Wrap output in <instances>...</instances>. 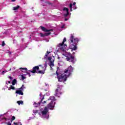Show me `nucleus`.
I'll return each mask as SVG.
<instances>
[{
	"instance_id": "f257e3e1",
	"label": "nucleus",
	"mask_w": 125,
	"mask_h": 125,
	"mask_svg": "<svg viewBox=\"0 0 125 125\" xmlns=\"http://www.w3.org/2000/svg\"><path fill=\"white\" fill-rule=\"evenodd\" d=\"M70 45L69 48L71 49V51L77 50L78 47L77 46L78 42H79V39L77 38H74V35L71 34L70 37Z\"/></svg>"
},
{
	"instance_id": "f03ea898",
	"label": "nucleus",
	"mask_w": 125,
	"mask_h": 125,
	"mask_svg": "<svg viewBox=\"0 0 125 125\" xmlns=\"http://www.w3.org/2000/svg\"><path fill=\"white\" fill-rule=\"evenodd\" d=\"M46 66H47V64L46 63H45V68L43 67H42V69H43V70H40V67H39V66H36L33 68L32 70L29 71V72H30V73H32V74H41L42 75H43V74L45 73V68H46Z\"/></svg>"
},
{
	"instance_id": "7ed1b4c3",
	"label": "nucleus",
	"mask_w": 125,
	"mask_h": 125,
	"mask_svg": "<svg viewBox=\"0 0 125 125\" xmlns=\"http://www.w3.org/2000/svg\"><path fill=\"white\" fill-rule=\"evenodd\" d=\"M56 75L57 76V79L58 80V82H60L61 83H64L67 81V78L69 77L68 76L66 75V74H61L59 75V73L56 72Z\"/></svg>"
},
{
	"instance_id": "20e7f679",
	"label": "nucleus",
	"mask_w": 125,
	"mask_h": 125,
	"mask_svg": "<svg viewBox=\"0 0 125 125\" xmlns=\"http://www.w3.org/2000/svg\"><path fill=\"white\" fill-rule=\"evenodd\" d=\"M67 42V39L64 38L62 43H60L58 45V47H60L62 51H65L66 50V47H67V44H65V42Z\"/></svg>"
},
{
	"instance_id": "39448f33",
	"label": "nucleus",
	"mask_w": 125,
	"mask_h": 125,
	"mask_svg": "<svg viewBox=\"0 0 125 125\" xmlns=\"http://www.w3.org/2000/svg\"><path fill=\"white\" fill-rule=\"evenodd\" d=\"M74 71V68L72 66H70L67 68V69L64 70V74H65L67 76L69 77L72 73H73V71Z\"/></svg>"
},
{
	"instance_id": "423d86ee",
	"label": "nucleus",
	"mask_w": 125,
	"mask_h": 125,
	"mask_svg": "<svg viewBox=\"0 0 125 125\" xmlns=\"http://www.w3.org/2000/svg\"><path fill=\"white\" fill-rule=\"evenodd\" d=\"M66 61H68L69 62H72L73 64H75V57L72 55L71 54H70V57H67L65 59Z\"/></svg>"
},
{
	"instance_id": "0eeeda50",
	"label": "nucleus",
	"mask_w": 125,
	"mask_h": 125,
	"mask_svg": "<svg viewBox=\"0 0 125 125\" xmlns=\"http://www.w3.org/2000/svg\"><path fill=\"white\" fill-rule=\"evenodd\" d=\"M61 94H62V92H61V88H60V86L58 85L57 88L56 89L55 96L60 97V95Z\"/></svg>"
},
{
	"instance_id": "6e6552de",
	"label": "nucleus",
	"mask_w": 125,
	"mask_h": 125,
	"mask_svg": "<svg viewBox=\"0 0 125 125\" xmlns=\"http://www.w3.org/2000/svg\"><path fill=\"white\" fill-rule=\"evenodd\" d=\"M55 106V102H54L53 101H52L49 104H47V108L50 110H53V109H54Z\"/></svg>"
},
{
	"instance_id": "1a4fd4ad",
	"label": "nucleus",
	"mask_w": 125,
	"mask_h": 125,
	"mask_svg": "<svg viewBox=\"0 0 125 125\" xmlns=\"http://www.w3.org/2000/svg\"><path fill=\"white\" fill-rule=\"evenodd\" d=\"M47 113H48V108L47 107L45 106L43 110L42 111L41 114L42 116H45Z\"/></svg>"
},
{
	"instance_id": "9d476101",
	"label": "nucleus",
	"mask_w": 125,
	"mask_h": 125,
	"mask_svg": "<svg viewBox=\"0 0 125 125\" xmlns=\"http://www.w3.org/2000/svg\"><path fill=\"white\" fill-rule=\"evenodd\" d=\"M63 11H65L66 12V14H64V17H68V16H69V14H70L69 13V9L67 7H64L63 8Z\"/></svg>"
},
{
	"instance_id": "9b49d317",
	"label": "nucleus",
	"mask_w": 125,
	"mask_h": 125,
	"mask_svg": "<svg viewBox=\"0 0 125 125\" xmlns=\"http://www.w3.org/2000/svg\"><path fill=\"white\" fill-rule=\"evenodd\" d=\"M40 28H41V29L42 30V31H43V32H53V29H46V28H45V27H43L42 26H41Z\"/></svg>"
},
{
	"instance_id": "f8f14e48",
	"label": "nucleus",
	"mask_w": 125,
	"mask_h": 125,
	"mask_svg": "<svg viewBox=\"0 0 125 125\" xmlns=\"http://www.w3.org/2000/svg\"><path fill=\"white\" fill-rule=\"evenodd\" d=\"M51 32H48L45 34L40 33L41 37H47V36H49V35H51Z\"/></svg>"
},
{
	"instance_id": "ddd939ff",
	"label": "nucleus",
	"mask_w": 125,
	"mask_h": 125,
	"mask_svg": "<svg viewBox=\"0 0 125 125\" xmlns=\"http://www.w3.org/2000/svg\"><path fill=\"white\" fill-rule=\"evenodd\" d=\"M16 93H17V94H19L20 95H23L24 94V93H23V92H22V91L21 90H17L16 91Z\"/></svg>"
},
{
	"instance_id": "4468645a",
	"label": "nucleus",
	"mask_w": 125,
	"mask_h": 125,
	"mask_svg": "<svg viewBox=\"0 0 125 125\" xmlns=\"http://www.w3.org/2000/svg\"><path fill=\"white\" fill-rule=\"evenodd\" d=\"M20 8V6L17 5L16 7H13V10H18Z\"/></svg>"
},
{
	"instance_id": "2eb2a0df",
	"label": "nucleus",
	"mask_w": 125,
	"mask_h": 125,
	"mask_svg": "<svg viewBox=\"0 0 125 125\" xmlns=\"http://www.w3.org/2000/svg\"><path fill=\"white\" fill-rule=\"evenodd\" d=\"M17 81L16 79H14L13 81L12 82V85H15V84L17 83Z\"/></svg>"
},
{
	"instance_id": "dca6fc26",
	"label": "nucleus",
	"mask_w": 125,
	"mask_h": 125,
	"mask_svg": "<svg viewBox=\"0 0 125 125\" xmlns=\"http://www.w3.org/2000/svg\"><path fill=\"white\" fill-rule=\"evenodd\" d=\"M48 100H52L55 101L56 100V99H55V97L54 96L50 97L49 99H48Z\"/></svg>"
},
{
	"instance_id": "f3484780",
	"label": "nucleus",
	"mask_w": 125,
	"mask_h": 125,
	"mask_svg": "<svg viewBox=\"0 0 125 125\" xmlns=\"http://www.w3.org/2000/svg\"><path fill=\"white\" fill-rule=\"evenodd\" d=\"M54 60L50 61V67H51V66H52V67H53V66H54Z\"/></svg>"
},
{
	"instance_id": "a211bd4d",
	"label": "nucleus",
	"mask_w": 125,
	"mask_h": 125,
	"mask_svg": "<svg viewBox=\"0 0 125 125\" xmlns=\"http://www.w3.org/2000/svg\"><path fill=\"white\" fill-rule=\"evenodd\" d=\"M44 99V97H43L40 103H42V104H45V103H46L47 101H44V102H42V101Z\"/></svg>"
},
{
	"instance_id": "6ab92c4d",
	"label": "nucleus",
	"mask_w": 125,
	"mask_h": 125,
	"mask_svg": "<svg viewBox=\"0 0 125 125\" xmlns=\"http://www.w3.org/2000/svg\"><path fill=\"white\" fill-rule=\"evenodd\" d=\"M49 53H50V52L47 51L46 53L45 54L44 58L47 59V56H48V54H49Z\"/></svg>"
},
{
	"instance_id": "aec40b11",
	"label": "nucleus",
	"mask_w": 125,
	"mask_h": 125,
	"mask_svg": "<svg viewBox=\"0 0 125 125\" xmlns=\"http://www.w3.org/2000/svg\"><path fill=\"white\" fill-rule=\"evenodd\" d=\"M18 104H19V105H20V104H21V105H23V102L22 101H18L17 102Z\"/></svg>"
},
{
	"instance_id": "412c9836",
	"label": "nucleus",
	"mask_w": 125,
	"mask_h": 125,
	"mask_svg": "<svg viewBox=\"0 0 125 125\" xmlns=\"http://www.w3.org/2000/svg\"><path fill=\"white\" fill-rule=\"evenodd\" d=\"M34 105H35V107H39V106H40V105H41V103H38V104L34 103Z\"/></svg>"
},
{
	"instance_id": "4be33fe9",
	"label": "nucleus",
	"mask_w": 125,
	"mask_h": 125,
	"mask_svg": "<svg viewBox=\"0 0 125 125\" xmlns=\"http://www.w3.org/2000/svg\"><path fill=\"white\" fill-rule=\"evenodd\" d=\"M10 89H12L13 90H15V87L13 86L12 85H10Z\"/></svg>"
},
{
	"instance_id": "5701e85b",
	"label": "nucleus",
	"mask_w": 125,
	"mask_h": 125,
	"mask_svg": "<svg viewBox=\"0 0 125 125\" xmlns=\"http://www.w3.org/2000/svg\"><path fill=\"white\" fill-rule=\"evenodd\" d=\"M20 69L21 70H24V72H27V68H22V67H21L20 68Z\"/></svg>"
},
{
	"instance_id": "b1692460",
	"label": "nucleus",
	"mask_w": 125,
	"mask_h": 125,
	"mask_svg": "<svg viewBox=\"0 0 125 125\" xmlns=\"http://www.w3.org/2000/svg\"><path fill=\"white\" fill-rule=\"evenodd\" d=\"M52 59V57H49L48 58V60L49 61H52V60H51Z\"/></svg>"
},
{
	"instance_id": "393cba45",
	"label": "nucleus",
	"mask_w": 125,
	"mask_h": 125,
	"mask_svg": "<svg viewBox=\"0 0 125 125\" xmlns=\"http://www.w3.org/2000/svg\"><path fill=\"white\" fill-rule=\"evenodd\" d=\"M7 72V71H6V70L3 71L1 73V74L4 75V74H5V73H6Z\"/></svg>"
},
{
	"instance_id": "a878e982",
	"label": "nucleus",
	"mask_w": 125,
	"mask_h": 125,
	"mask_svg": "<svg viewBox=\"0 0 125 125\" xmlns=\"http://www.w3.org/2000/svg\"><path fill=\"white\" fill-rule=\"evenodd\" d=\"M14 120H15V116H12L11 118V122H12V121H14Z\"/></svg>"
},
{
	"instance_id": "bb28decb",
	"label": "nucleus",
	"mask_w": 125,
	"mask_h": 125,
	"mask_svg": "<svg viewBox=\"0 0 125 125\" xmlns=\"http://www.w3.org/2000/svg\"><path fill=\"white\" fill-rule=\"evenodd\" d=\"M26 79V77L21 75V80H25Z\"/></svg>"
},
{
	"instance_id": "cd10ccee",
	"label": "nucleus",
	"mask_w": 125,
	"mask_h": 125,
	"mask_svg": "<svg viewBox=\"0 0 125 125\" xmlns=\"http://www.w3.org/2000/svg\"><path fill=\"white\" fill-rule=\"evenodd\" d=\"M5 45V43L4 42V41H3L2 42V46H4Z\"/></svg>"
},
{
	"instance_id": "c85d7f7f",
	"label": "nucleus",
	"mask_w": 125,
	"mask_h": 125,
	"mask_svg": "<svg viewBox=\"0 0 125 125\" xmlns=\"http://www.w3.org/2000/svg\"><path fill=\"white\" fill-rule=\"evenodd\" d=\"M70 8H73V4L70 3L69 5Z\"/></svg>"
},
{
	"instance_id": "c756f323",
	"label": "nucleus",
	"mask_w": 125,
	"mask_h": 125,
	"mask_svg": "<svg viewBox=\"0 0 125 125\" xmlns=\"http://www.w3.org/2000/svg\"><path fill=\"white\" fill-rule=\"evenodd\" d=\"M19 89H20L19 90H21V91H23L24 90V89H23L22 87H21L20 88H19Z\"/></svg>"
},
{
	"instance_id": "7c9ffc66",
	"label": "nucleus",
	"mask_w": 125,
	"mask_h": 125,
	"mask_svg": "<svg viewBox=\"0 0 125 125\" xmlns=\"http://www.w3.org/2000/svg\"><path fill=\"white\" fill-rule=\"evenodd\" d=\"M21 87L23 88V89L26 88V87L24 86V84L22 85Z\"/></svg>"
},
{
	"instance_id": "2f4dec72",
	"label": "nucleus",
	"mask_w": 125,
	"mask_h": 125,
	"mask_svg": "<svg viewBox=\"0 0 125 125\" xmlns=\"http://www.w3.org/2000/svg\"><path fill=\"white\" fill-rule=\"evenodd\" d=\"M9 79H10V80H13V78H12L11 76H9Z\"/></svg>"
},
{
	"instance_id": "473e14b6",
	"label": "nucleus",
	"mask_w": 125,
	"mask_h": 125,
	"mask_svg": "<svg viewBox=\"0 0 125 125\" xmlns=\"http://www.w3.org/2000/svg\"><path fill=\"white\" fill-rule=\"evenodd\" d=\"M27 75H28L29 77H31V74L29 72H27Z\"/></svg>"
},
{
	"instance_id": "72a5a7b5",
	"label": "nucleus",
	"mask_w": 125,
	"mask_h": 125,
	"mask_svg": "<svg viewBox=\"0 0 125 125\" xmlns=\"http://www.w3.org/2000/svg\"><path fill=\"white\" fill-rule=\"evenodd\" d=\"M7 125H11V123L8 122V123H7Z\"/></svg>"
},
{
	"instance_id": "f704fd0d",
	"label": "nucleus",
	"mask_w": 125,
	"mask_h": 125,
	"mask_svg": "<svg viewBox=\"0 0 125 125\" xmlns=\"http://www.w3.org/2000/svg\"><path fill=\"white\" fill-rule=\"evenodd\" d=\"M12 2H14V1H16V0H11Z\"/></svg>"
},
{
	"instance_id": "c9c22d12",
	"label": "nucleus",
	"mask_w": 125,
	"mask_h": 125,
	"mask_svg": "<svg viewBox=\"0 0 125 125\" xmlns=\"http://www.w3.org/2000/svg\"><path fill=\"white\" fill-rule=\"evenodd\" d=\"M64 21H68V19H67V18H65V19H64Z\"/></svg>"
},
{
	"instance_id": "e433bc0d",
	"label": "nucleus",
	"mask_w": 125,
	"mask_h": 125,
	"mask_svg": "<svg viewBox=\"0 0 125 125\" xmlns=\"http://www.w3.org/2000/svg\"><path fill=\"white\" fill-rule=\"evenodd\" d=\"M64 26H65L64 25H62L61 27L62 29H63V28H64Z\"/></svg>"
},
{
	"instance_id": "4c0bfd02",
	"label": "nucleus",
	"mask_w": 125,
	"mask_h": 125,
	"mask_svg": "<svg viewBox=\"0 0 125 125\" xmlns=\"http://www.w3.org/2000/svg\"><path fill=\"white\" fill-rule=\"evenodd\" d=\"M73 5H76V2H73Z\"/></svg>"
},
{
	"instance_id": "58836bf2",
	"label": "nucleus",
	"mask_w": 125,
	"mask_h": 125,
	"mask_svg": "<svg viewBox=\"0 0 125 125\" xmlns=\"http://www.w3.org/2000/svg\"><path fill=\"white\" fill-rule=\"evenodd\" d=\"M70 11H73V8H70Z\"/></svg>"
},
{
	"instance_id": "ea45409f",
	"label": "nucleus",
	"mask_w": 125,
	"mask_h": 125,
	"mask_svg": "<svg viewBox=\"0 0 125 125\" xmlns=\"http://www.w3.org/2000/svg\"><path fill=\"white\" fill-rule=\"evenodd\" d=\"M14 125H17V123L14 122Z\"/></svg>"
},
{
	"instance_id": "a19ab883",
	"label": "nucleus",
	"mask_w": 125,
	"mask_h": 125,
	"mask_svg": "<svg viewBox=\"0 0 125 125\" xmlns=\"http://www.w3.org/2000/svg\"><path fill=\"white\" fill-rule=\"evenodd\" d=\"M11 83L10 81H8V83Z\"/></svg>"
},
{
	"instance_id": "79ce46f5",
	"label": "nucleus",
	"mask_w": 125,
	"mask_h": 125,
	"mask_svg": "<svg viewBox=\"0 0 125 125\" xmlns=\"http://www.w3.org/2000/svg\"><path fill=\"white\" fill-rule=\"evenodd\" d=\"M72 54L74 55L75 54V52L72 53Z\"/></svg>"
},
{
	"instance_id": "37998d69",
	"label": "nucleus",
	"mask_w": 125,
	"mask_h": 125,
	"mask_svg": "<svg viewBox=\"0 0 125 125\" xmlns=\"http://www.w3.org/2000/svg\"><path fill=\"white\" fill-rule=\"evenodd\" d=\"M10 54H11V52H10Z\"/></svg>"
},
{
	"instance_id": "c03bdc74",
	"label": "nucleus",
	"mask_w": 125,
	"mask_h": 125,
	"mask_svg": "<svg viewBox=\"0 0 125 125\" xmlns=\"http://www.w3.org/2000/svg\"><path fill=\"white\" fill-rule=\"evenodd\" d=\"M36 113H38V110L36 111Z\"/></svg>"
},
{
	"instance_id": "a18cd8bd",
	"label": "nucleus",
	"mask_w": 125,
	"mask_h": 125,
	"mask_svg": "<svg viewBox=\"0 0 125 125\" xmlns=\"http://www.w3.org/2000/svg\"><path fill=\"white\" fill-rule=\"evenodd\" d=\"M33 113H36V112H35V111H33Z\"/></svg>"
},
{
	"instance_id": "49530a36",
	"label": "nucleus",
	"mask_w": 125,
	"mask_h": 125,
	"mask_svg": "<svg viewBox=\"0 0 125 125\" xmlns=\"http://www.w3.org/2000/svg\"><path fill=\"white\" fill-rule=\"evenodd\" d=\"M5 121H6V118H5Z\"/></svg>"
},
{
	"instance_id": "de8ad7c7",
	"label": "nucleus",
	"mask_w": 125,
	"mask_h": 125,
	"mask_svg": "<svg viewBox=\"0 0 125 125\" xmlns=\"http://www.w3.org/2000/svg\"><path fill=\"white\" fill-rule=\"evenodd\" d=\"M58 59H59V57H58Z\"/></svg>"
}]
</instances>
